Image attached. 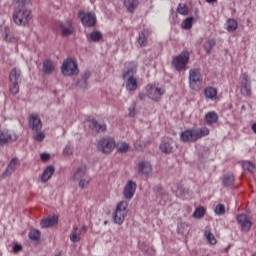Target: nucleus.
<instances>
[{
    "instance_id": "nucleus-1",
    "label": "nucleus",
    "mask_w": 256,
    "mask_h": 256,
    "mask_svg": "<svg viewBox=\"0 0 256 256\" xmlns=\"http://www.w3.org/2000/svg\"><path fill=\"white\" fill-rule=\"evenodd\" d=\"M209 135L208 128H198V129H187L180 134V139L183 143H195L202 139V137H207Z\"/></svg>"
},
{
    "instance_id": "nucleus-2",
    "label": "nucleus",
    "mask_w": 256,
    "mask_h": 256,
    "mask_svg": "<svg viewBox=\"0 0 256 256\" xmlns=\"http://www.w3.org/2000/svg\"><path fill=\"white\" fill-rule=\"evenodd\" d=\"M137 64L132 63L131 66L122 74V79L126 81L127 91H137L139 89V83L137 82Z\"/></svg>"
},
{
    "instance_id": "nucleus-3",
    "label": "nucleus",
    "mask_w": 256,
    "mask_h": 256,
    "mask_svg": "<svg viewBox=\"0 0 256 256\" xmlns=\"http://www.w3.org/2000/svg\"><path fill=\"white\" fill-rule=\"evenodd\" d=\"M12 19L18 27H25L31 21V10L25 8V6H18L13 11Z\"/></svg>"
},
{
    "instance_id": "nucleus-4",
    "label": "nucleus",
    "mask_w": 256,
    "mask_h": 256,
    "mask_svg": "<svg viewBox=\"0 0 256 256\" xmlns=\"http://www.w3.org/2000/svg\"><path fill=\"white\" fill-rule=\"evenodd\" d=\"M189 51H183L179 55L174 56L171 62L172 67L179 73L187 69V64L189 63Z\"/></svg>"
},
{
    "instance_id": "nucleus-5",
    "label": "nucleus",
    "mask_w": 256,
    "mask_h": 256,
    "mask_svg": "<svg viewBox=\"0 0 256 256\" xmlns=\"http://www.w3.org/2000/svg\"><path fill=\"white\" fill-rule=\"evenodd\" d=\"M61 71L65 77H72V75H79V64L77 60L67 58L63 61Z\"/></svg>"
},
{
    "instance_id": "nucleus-6",
    "label": "nucleus",
    "mask_w": 256,
    "mask_h": 256,
    "mask_svg": "<svg viewBox=\"0 0 256 256\" xmlns=\"http://www.w3.org/2000/svg\"><path fill=\"white\" fill-rule=\"evenodd\" d=\"M10 88L9 91L12 95L19 93V83H21V71L17 68H13L9 75Z\"/></svg>"
},
{
    "instance_id": "nucleus-7",
    "label": "nucleus",
    "mask_w": 256,
    "mask_h": 256,
    "mask_svg": "<svg viewBox=\"0 0 256 256\" xmlns=\"http://www.w3.org/2000/svg\"><path fill=\"white\" fill-rule=\"evenodd\" d=\"M127 213V202L118 203L116 211L113 214L114 223H116V225H123Z\"/></svg>"
},
{
    "instance_id": "nucleus-8",
    "label": "nucleus",
    "mask_w": 256,
    "mask_h": 256,
    "mask_svg": "<svg viewBox=\"0 0 256 256\" xmlns=\"http://www.w3.org/2000/svg\"><path fill=\"white\" fill-rule=\"evenodd\" d=\"M201 71L199 69H191L189 71V85L193 91L201 89Z\"/></svg>"
},
{
    "instance_id": "nucleus-9",
    "label": "nucleus",
    "mask_w": 256,
    "mask_h": 256,
    "mask_svg": "<svg viewBox=\"0 0 256 256\" xmlns=\"http://www.w3.org/2000/svg\"><path fill=\"white\" fill-rule=\"evenodd\" d=\"M98 150L106 155L115 149V140L111 137H103L98 141Z\"/></svg>"
},
{
    "instance_id": "nucleus-10",
    "label": "nucleus",
    "mask_w": 256,
    "mask_h": 256,
    "mask_svg": "<svg viewBox=\"0 0 256 256\" xmlns=\"http://www.w3.org/2000/svg\"><path fill=\"white\" fill-rule=\"evenodd\" d=\"M146 91L149 99H152V101H161V97L165 95V89L159 88L153 84H148L146 86Z\"/></svg>"
},
{
    "instance_id": "nucleus-11",
    "label": "nucleus",
    "mask_w": 256,
    "mask_h": 256,
    "mask_svg": "<svg viewBox=\"0 0 256 256\" xmlns=\"http://www.w3.org/2000/svg\"><path fill=\"white\" fill-rule=\"evenodd\" d=\"M79 18L84 27H95L97 23V16L94 12H79Z\"/></svg>"
},
{
    "instance_id": "nucleus-12",
    "label": "nucleus",
    "mask_w": 256,
    "mask_h": 256,
    "mask_svg": "<svg viewBox=\"0 0 256 256\" xmlns=\"http://www.w3.org/2000/svg\"><path fill=\"white\" fill-rule=\"evenodd\" d=\"M240 92L243 97H251V80L247 73L242 74Z\"/></svg>"
},
{
    "instance_id": "nucleus-13",
    "label": "nucleus",
    "mask_w": 256,
    "mask_h": 256,
    "mask_svg": "<svg viewBox=\"0 0 256 256\" xmlns=\"http://www.w3.org/2000/svg\"><path fill=\"white\" fill-rule=\"evenodd\" d=\"M28 125L32 131L38 132L43 129V122L37 114H31L28 119Z\"/></svg>"
},
{
    "instance_id": "nucleus-14",
    "label": "nucleus",
    "mask_w": 256,
    "mask_h": 256,
    "mask_svg": "<svg viewBox=\"0 0 256 256\" xmlns=\"http://www.w3.org/2000/svg\"><path fill=\"white\" fill-rule=\"evenodd\" d=\"M20 165H21V162H19L18 158L16 157L12 158L6 170L2 174V179H5L7 177H10V175H13V173H15V171Z\"/></svg>"
},
{
    "instance_id": "nucleus-15",
    "label": "nucleus",
    "mask_w": 256,
    "mask_h": 256,
    "mask_svg": "<svg viewBox=\"0 0 256 256\" xmlns=\"http://www.w3.org/2000/svg\"><path fill=\"white\" fill-rule=\"evenodd\" d=\"M237 223L241 226L242 231L245 233H249L251 231V227H253V223L249 220L246 214H240L237 216Z\"/></svg>"
},
{
    "instance_id": "nucleus-16",
    "label": "nucleus",
    "mask_w": 256,
    "mask_h": 256,
    "mask_svg": "<svg viewBox=\"0 0 256 256\" xmlns=\"http://www.w3.org/2000/svg\"><path fill=\"white\" fill-rule=\"evenodd\" d=\"M135 191H137V183H135L133 180H129L123 191L125 199L131 200V198L135 195Z\"/></svg>"
},
{
    "instance_id": "nucleus-17",
    "label": "nucleus",
    "mask_w": 256,
    "mask_h": 256,
    "mask_svg": "<svg viewBox=\"0 0 256 256\" xmlns=\"http://www.w3.org/2000/svg\"><path fill=\"white\" fill-rule=\"evenodd\" d=\"M11 141H17V134H11L9 130L0 131V145H7Z\"/></svg>"
},
{
    "instance_id": "nucleus-18",
    "label": "nucleus",
    "mask_w": 256,
    "mask_h": 256,
    "mask_svg": "<svg viewBox=\"0 0 256 256\" xmlns=\"http://www.w3.org/2000/svg\"><path fill=\"white\" fill-rule=\"evenodd\" d=\"M60 29L63 37H69L75 33V27H73V22L71 20L62 23Z\"/></svg>"
},
{
    "instance_id": "nucleus-19",
    "label": "nucleus",
    "mask_w": 256,
    "mask_h": 256,
    "mask_svg": "<svg viewBox=\"0 0 256 256\" xmlns=\"http://www.w3.org/2000/svg\"><path fill=\"white\" fill-rule=\"evenodd\" d=\"M91 78V71L86 70L84 74L81 75V77L77 80L76 86L79 89H87L89 85V79Z\"/></svg>"
},
{
    "instance_id": "nucleus-20",
    "label": "nucleus",
    "mask_w": 256,
    "mask_h": 256,
    "mask_svg": "<svg viewBox=\"0 0 256 256\" xmlns=\"http://www.w3.org/2000/svg\"><path fill=\"white\" fill-rule=\"evenodd\" d=\"M89 128L94 129L97 133H103L107 131V124L104 122H99L96 119L89 120Z\"/></svg>"
},
{
    "instance_id": "nucleus-21",
    "label": "nucleus",
    "mask_w": 256,
    "mask_h": 256,
    "mask_svg": "<svg viewBox=\"0 0 256 256\" xmlns=\"http://www.w3.org/2000/svg\"><path fill=\"white\" fill-rule=\"evenodd\" d=\"M138 171L141 175H145V177H147L153 172V167L149 162H139Z\"/></svg>"
},
{
    "instance_id": "nucleus-22",
    "label": "nucleus",
    "mask_w": 256,
    "mask_h": 256,
    "mask_svg": "<svg viewBox=\"0 0 256 256\" xmlns=\"http://www.w3.org/2000/svg\"><path fill=\"white\" fill-rule=\"evenodd\" d=\"M87 177V165H80L73 174V181H79Z\"/></svg>"
},
{
    "instance_id": "nucleus-23",
    "label": "nucleus",
    "mask_w": 256,
    "mask_h": 256,
    "mask_svg": "<svg viewBox=\"0 0 256 256\" xmlns=\"http://www.w3.org/2000/svg\"><path fill=\"white\" fill-rule=\"evenodd\" d=\"M59 223V217L53 216L51 218L43 219L40 223L42 229H47L49 227H54V225H57Z\"/></svg>"
},
{
    "instance_id": "nucleus-24",
    "label": "nucleus",
    "mask_w": 256,
    "mask_h": 256,
    "mask_svg": "<svg viewBox=\"0 0 256 256\" xmlns=\"http://www.w3.org/2000/svg\"><path fill=\"white\" fill-rule=\"evenodd\" d=\"M55 173V167L50 165L47 166L41 176V181L43 183H47V181H49V179H51V177H53V174Z\"/></svg>"
},
{
    "instance_id": "nucleus-25",
    "label": "nucleus",
    "mask_w": 256,
    "mask_h": 256,
    "mask_svg": "<svg viewBox=\"0 0 256 256\" xmlns=\"http://www.w3.org/2000/svg\"><path fill=\"white\" fill-rule=\"evenodd\" d=\"M147 39H149V30H143L138 35V45H140V47H147Z\"/></svg>"
},
{
    "instance_id": "nucleus-26",
    "label": "nucleus",
    "mask_w": 256,
    "mask_h": 256,
    "mask_svg": "<svg viewBox=\"0 0 256 256\" xmlns=\"http://www.w3.org/2000/svg\"><path fill=\"white\" fill-rule=\"evenodd\" d=\"M44 75H53L55 73V64L51 60H45L43 62Z\"/></svg>"
},
{
    "instance_id": "nucleus-27",
    "label": "nucleus",
    "mask_w": 256,
    "mask_h": 256,
    "mask_svg": "<svg viewBox=\"0 0 256 256\" xmlns=\"http://www.w3.org/2000/svg\"><path fill=\"white\" fill-rule=\"evenodd\" d=\"M205 121L207 125H214V123H217L219 121V115H217L216 112H208L205 115Z\"/></svg>"
},
{
    "instance_id": "nucleus-28",
    "label": "nucleus",
    "mask_w": 256,
    "mask_h": 256,
    "mask_svg": "<svg viewBox=\"0 0 256 256\" xmlns=\"http://www.w3.org/2000/svg\"><path fill=\"white\" fill-rule=\"evenodd\" d=\"M89 41L93 43H99L103 39V33L101 31L94 30L87 36Z\"/></svg>"
},
{
    "instance_id": "nucleus-29",
    "label": "nucleus",
    "mask_w": 256,
    "mask_h": 256,
    "mask_svg": "<svg viewBox=\"0 0 256 256\" xmlns=\"http://www.w3.org/2000/svg\"><path fill=\"white\" fill-rule=\"evenodd\" d=\"M70 241H72V243H79V241H81V233L79 232V228L77 226L71 230Z\"/></svg>"
},
{
    "instance_id": "nucleus-30",
    "label": "nucleus",
    "mask_w": 256,
    "mask_h": 256,
    "mask_svg": "<svg viewBox=\"0 0 256 256\" xmlns=\"http://www.w3.org/2000/svg\"><path fill=\"white\" fill-rule=\"evenodd\" d=\"M124 5L129 11V13H133L135 9L139 6V0H125Z\"/></svg>"
},
{
    "instance_id": "nucleus-31",
    "label": "nucleus",
    "mask_w": 256,
    "mask_h": 256,
    "mask_svg": "<svg viewBox=\"0 0 256 256\" xmlns=\"http://www.w3.org/2000/svg\"><path fill=\"white\" fill-rule=\"evenodd\" d=\"M222 183L224 187H233V184L235 183V176L233 174L224 175Z\"/></svg>"
},
{
    "instance_id": "nucleus-32",
    "label": "nucleus",
    "mask_w": 256,
    "mask_h": 256,
    "mask_svg": "<svg viewBox=\"0 0 256 256\" xmlns=\"http://www.w3.org/2000/svg\"><path fill=\"white\" fill-rule=\"evenodd\" d=\"M204 236L206 237L210 245H217V239L215 238V235L213 234V232H211V228H206L204 232Z\"/></svg>"
},
{
    "instance_id": "nucleus-33",
    "label": "nucleus",
    "mask_w": 256,
    "mask_h": 256,
    "mask_svg": "<svg viewBox=\"0 0 256 256\" xmlns=\"http://www.w3.org/2000/svg\"><path fill=\"white\" fill-rule=\"evenodd\" d=\"M28 237L30 241L38 242L41 239V231H39L38 229H32L28 233Z\"/></svg>"
},
{
    "instance_id": "nucleus-34",
    "label": "nucleus",
    "mask_w": 256,
    "mask_h": 256,
    "mask_svg": "<svg viewBox=\"0 0 256 256\" xmlns=\"http://www.w3.org/2000/svg\"><path fill=\"white\" fill-rule=\"evenodd\" d=\"M204 94L207 99H211L212 101L217 99V90L213 87H207L204 91Z\"/></svg>"
},
{
    "instance_id": "nucleus-35",
    "label": "nucleus",
    "mask_w": 256,
    "mask_h": 256,
    "mask_svg": "<svg viewBox=\"0 0 256 256\" xmlns=\"http://www.w3.org/2000/svg\"><path fill=\"white\" fill-rule=\"evenodd\" d=\"M159 149L162 153H165L166 155H169V153L173 152V146H171V143L169 142H162L159 145Z\"/></svg>"
},
{
    "instance_id": "nucleus-36",
    "label": "nucleus",
    "mask_w": 256,
    "mask_h": 256,
    "mask_svg": "<svg viewBox=\"0 0 256 256\" xmlns=\"http://www.w3.org/2000/svg\"><path fill=\"white\" fill-rule=\"evenodd\" d=\"M216 45H217V42L215 41V39L208 40L204 45L206 55H211V51H213V47H215Z\"/></svg>"
},
{
    "instance_id": "nucleus-37",
    "label": "nucleus",
    "mask_w": 256,
    "mask_h": 256,
    "mask_svg": "<svg viewBox=\"0 0 256 256\" xmlns=\"http://www.w3.org/2000/svg\"><path fill=\"white\" fill-rule=\"evenodd\" d=\"M237 27H239V24L236 22L235 19H229L227 21V31H229L230 33H233V31H237Z\"/></svg>"
},
{
    "instance_id": "nucleus-38",
    "label": "nucleus",
    "mask_w": 256,
    "mask_h": 256,
    "mask_svg": "<svg viewBox=\"0 0 256 256\" xmlns=\"http://www.w3.org/2000/svg\"><path fill=\"white\" fill-rule=\"evenodd\" d=\"M2 37L7 43H13V41H15V38L11 37V30L8 27L4 28Z\"/></svg>"
},
{
    "instance_id": "nucleus-39",
    "label": "nucleus",
    "mask_w": 256,
    "mask_h": 256,
    "mask_svg": "<svg viewBox=\"0 0 256 256\" xmlns=\"http://www.w3.org/2000/svg\"><path fill=\"white\" fill-rule=\"evenodd\" d=\"M242 167L246 171H249L250 173H255V164L251 161H244L242 162Z\"/></svg>"
},
{
    "instance_id": "nucleus-40",
    "label": "nucleus",
    "mask_w": 256,
    "mask_h": 256,
    "mask_svg": "<svg viewBox=\"0 0 256 256\" xmlns=\"http://www.w3.org/2000/svg\"><path fill=\"white\" fill-rule=\"evenodd\" d=\"M182 29H192L193 27V17H188L185 20H183L182 24H181Z\"/></svg>"
},
{
    "instance_id": "nucleus-41",
    "label": "nucleus",
    "mask_w": 256,
    "mask_h": 256,
    "mask_svg": "<svg viewBox=\"0 0 256 256\" xmlns=\"http://www.w3.org/2000/svg\"><path fill=\"white\" fill-rule=\"evenodd\" d=\"M205 211V208L199 207L194 211L193 217H195V219H203V217H205Z\"/></svg>"
},
{
    "instance_id": "nucleus-42",
    "label": "nucleus",
    "mask_w": 256,
    "mask_h": 256,
    "mask_svg": "<svg viewBox=\"0 0 256 256\" xmlns=\"http://www.w3.org/2000/svg\"><path fill=\"white\" fill-rule=\"evenodd\" d=\"M89 178L84 177V178H81L80 180H77L78 182V185L80 187V189H87V187H89Z\"/></svg>"
},
{
    "instance_id": "nucleus-43",
    "label": "nucleus",
    "mask_w": 256,
    "mask_h": 256,
    "mask_svg": "<svg viewBox=\"0 0 256 256\" xmlns=\"http://www.w3.org/2000/svg\"><path fill=\"white\" fill-rule=\"evenodd\" d=\"M177 13L180 15H187L189 13V9H187V6L179 4L177 7Z\"/></svg>"
},
{
    "instance_id": "nucleus-44",
    "label": "nucleus",
    "mask_w": 256,
    "mask_h": 256,
    "mask_svg": "<svg viewBox=\"0 0 256 256\" xmlns=\"http://www.w3.org/2000/svg\"><path fill=\"white\" fill-rule=\"evenodd\" d=\"M118 151L119 153H127V151H129V144H127V142H122L118 146Z\"/></svg>"
},
{
    "instance_id": "nucleus-45",
    "label": "nucleus",
    "mask_w": 256,
    "mask_h": 256,
    "mask_svg": "<svg viewBox=\"0 0 256 256\" xmlns=\"http://www.w3.org/2000/svg\"><path fill=\"white\" fill-rule=\"evenodd\" d=\"M137 108V102H132L129 107V117H135L137 113L135 112V109Z\"/></svg>"
},
{
    "instance_id": "nucleus-46",
    "label": "nucleus",
    "mask_w": 256,
    "mask_h": 256,
    "mask_svg": "<svg viewBox=\"0 0 256 256\" xmlns=\"http://www.w3.org/2000/svg\"><path fill=\"white\" fill-rule=\"evenodd\" d=\"M216 215H225V205L218 204L215 208Z\"/></svg>"
},
{
    "instance_id": "nucleus-47",
    "label": "nucleus",
    "mask_w": 256,
    "mask_h": 256,
    "mask_svg": "<svg viewBox=\"0 0 256 256\" xmlns=\"http://www.w3.org/2000/svg\"><path fill=\"white\" fill-rule=\"evenodd\" d=\"M34 139L35 141H38V143H41L45 140V133L39 131L36 132V134L34 135Z\"/></svg>"
},
{
    "instance_id": "nucleus-48",
    "label": "nucleus",
    "mask_w": 256,
    "mask_h": 256,
    "mask_svg": "<svg viewBox=\"0 0 256 256\" xmlns=\"http://www.w3.org/2000/svg\"><path fill=\"white\" fill-rule=\"evenodd\" d=\"M63 154L64 155H73V148L71 145H66L65 148L63 149Z\"/></svg>"
},
{
    "instance_id": "nucleus-49",
    "label": "nucleus",
    "mask_w": 256,
    "mask_h": 256,
    "mask_svg": "<svg viewBox=\"0 0 256 256\" xmlns=\"http://www.w3.org/2000/svg\"><path fill=\"white\" fill-rule=\"evenodd\" d=\"M16 3H18L19 7H25V5H29L31 0H14Z\"/></svg>"
},
{
    "instance_id": "nucleus-50",
    "label": "nucleus",
    "mask_w": 256,
    "mask_h": 256,
    "mask_svg": "<svg viewBox=\"0 0 256 256\" xmlns=\"http://www.w3.org/2000/svg\"><path fill=\"white\" fill-rule=\"evenodd\" d=\"M41 161L47 162L51 159V154L49 153H42L40 156Z\"/></svg>"
},
{
    "instance_id": "nucleus-51",
    "label": "nucleus",
    "mask_w": 256,
    "mask_h": 256,
    "mask_svg": "<svg viewBox=\"0 0 256 256\" xmlns=\"http://www.w3.org/2000/svg\"><path fill=\"white\" fill-rule=\"evenodd\" d=\"M14 253H20V251H23V246L21 244H15L13 247Z\"/></svg>"
},
{
    "instance_id": "nucleus-52",
    "label": "nucleus",
    "mask_w": 256,
    "mask_h": 256,
    "mask_svg": "<svg viewBox=\"0 0 256 256\" xmlns=\"http://www.w3.org/2000/svg\"><path fill=\"white\" fill-rule=\"evenodd\" d=\"M145 97H147V95L144 93H139L138 95V98L140 99V101H144Z\"/></svg>"
},
{
    "instance_id": "nucleus-53",
    "label": "nucleus",
    "mask_w": 256,
    "mask_h": 256,
    "mask_svg": "<svg viewBox=\"0 0 256 256\" xmlns=\"http://www.w3.org/2000/svg\"><path fill=\"white\" fill-rule=\"evenodd\" d=\"M253 133H255L256 135V122L254 124H252V127H251Z\"/></svg>"
},
{
    "instance_id": "nucleus-54",
    "label": "nucleus",
    "mask_w": 256,
    "mask_h": 256,
    "mask_svg": "<svg viewBox=\"0 0 256 256\" xmlns=\"http://www.w3.org/2000/svg\"><path fill=\"white\" fill-rule=\"evenodd\" d=\"M161 191H163V187L157 186V192H158V193H161Z\"/></svg>"
},
{
    "instance_id": "nucleus-55",
    "label": "nucleus",
    "mask_w": 256,
    "mask_h": 256,
    "mask_svg": "<svg viewBox=\"0 0 256 256\" xmlns=\"http://www.w3.org/2000/svg\"><path fill=\"white\" fill-rule=\"evenodd\" d=\"M206 3H217V0H206Z\"/></svg>"
},
{
    "instance_id": "nucleus-56",
    "label": "nucleus",
    "mask_w": 256,
    "mask_h": 256,
    "mask_svg": "<svg viewBox=\"0 0 256 256\" xmlns=\"http://www.w3.org/2000/svg\"><path fill=\"white\" fill-rule=\"evenodd\" d=\"M247 108L245 107V105L241 106V111H245Z\"/></svg>"
},
{
    "instance_id": "nucleus-57",
    "label": "nucleus",
    "mask_w": 256,
    "mask_h": 256,
    "mask_svg": "<svg viewBox=\"0 0 256 256\" xmlns=\"http://www.w3.org/2000/svg\"><path fill=\"white\" fill-rule=\"evenodd\" d=\"M82 231H87V226H82Z\"/></svg>"
},
{
    "instance_id": "nucleus-58",
    "label": "nucleus",
    "mask_w": 256,
    "mask_h": 256,
    "mask_svg": "<svg viewBox=\"0 0 256 256\" xmlns=\"http://www.w3.org/2000/svg\"><path fill=\"white\" fill-rule=\"evenodd\" d=\"M104 225H107V221L104 222Z\"/></svg>"
}]
</instances>
